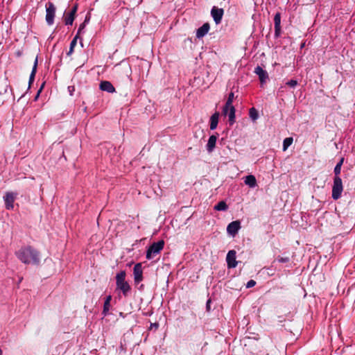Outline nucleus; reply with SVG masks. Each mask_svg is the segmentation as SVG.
Masks as SVG:
<instances>
[{"label": "nucleus", "instance_id": "nucleus-1", "mask_svg": "<svg viewBox=\"0 0 355 355\" xmlns=\"http://www.w3.org/2000/svg\"><path fill=\"white\" fill-rule=\"evenodd\" d=\"M15 255L25 264L38 265L40 262V252L31 245L21 247L15 252Z\"/></svg>", "mask_w": 355, "mask_h": 355}, {"label": "nucleus", "instance_id": "nucleus-2", "mask_svg": "<svg viewBox=\"0 0 355 355\" xmlns=\"http://www.w3.org/2000/svg\"><path fill=\"white\" fill-rule=\"evenodd\" d=\"M126 272L121 270L116 275V289L120 290L124 297H127L131 291V286L128 282L125 281Z\"/></svg>", "mask_w": 355, "mask_h": 355}, {"label": "nucleus", "instance_id": "nucleus-3", "mask_svg": "<svg viewBox=\"0 0 355 355\" xmlns=\"http://www.w3.org/2000/svg\"><path fill=\"white\" fill-rule=\"evenodd\" d=\"M164 246V240H160L151 244L146 251V259L150 260L159 254Z\"/></svg>", "mask_w": 355, "mask_h": 355}, {"label": "nucleus", "instance_id": "nucleus-4", "mask_svg": "<svg viewBox=\"0 0 355 355\" xmlns=\"http://www.w3.org/2000/svg\"><path fill=\"white\" fill-rule=\"evenodd\" d=\"M343 187L342 180L340 177H334V184L332 187V198L338 200L343 192Z\"/></svg>", "mask_w": 355, "mask_h": 355}, {"label": "nucleus", "instance_id": "nucleus-5", "mask_svg": "<svg viewBox=\"0 0 355 355\" xmlns=\"http://www.w3.org/2000/svg\"><path fill=\"white\" fill-rule=\"evenodd\" d=\"M46 21L48 25L51 26L54 22L55 15V7L51 2H48L46 5Z\"/></svg>", "mask_w": 355, "mask_h": 355}, {"label": "nucleus", "instance_id": "nucleus-6", "mask_svg": "<svg viewBox=\"0 0 355 355\" xmlns=\"http://www.w3.org/2000/svg\"><path fill=\"white\" fill-rule=\"evenodd\" d=\"M17 193L14 192H6L5 196H3V200L5 202V206L6 209H12L14 208V202L17 198Z\"/></svg>", "mask_w": 355, "mask_h": 355}, {"label": "nucleus", "instance_id": "nucleus-7", "mask_svg": "<svg viewBox=\"0 0 355 355\" xmlns=\"http://www.w3.org/2000/svg\"><path fill=\"white\" fill-rule=\"evenodd\" d=\"M78 10V4H74L71 10L67 13L64 12V24L65 25H72L76 17V14Z\"/></svg>", "mask_w": 355, "mask_h": 355}, {"label": "nucleus", "instance_id": "nucleus-8", "mask_svg": "<svg viewBox=\"0 0 355 355\" xmlns=\"http://www.w3.org/2000/svg\"><path fill=\"white\" fill-rule=\"evenodd\" d=\"M211 15L215 23L218 24L221 22L224 15V10L223 8H218L216 6H214L211 10Z\"/></svg>", "mask_w": 355, "mask_h": 355}, {"label": "nucleus", "instance_id": "nucleus-9", "mask_svg": "<svg viewBox=\"0 0 355 355\" xmlns=\"http://www.w3.org/2000/svg\"><path fill=\"white\" fill-rule=\"evenodd\" d=\"M134 281L136 284H139L143 280V270L141 263L135 265L133 268Z\"/></svg>", "mask_w": 355, "mask_h": 355}, {"label": "nucleus", "instance_id": "nucleus-10", "mask_svg": "<svg viewBox=\"0 0 355 355\" xmlns=\"http://www.w3.org/2000/svg\"><path fill=\"white\" fill-rule=\"evenodd\" d=\"M227 265L229 268H234L237 266L236 261V251L234 250H230L226 257Z\"/></svg>", "mask_w": 355, "mask_h": 355}, {"label": "nucleus", "instance_id": "nucleus-11", "mask_svg": "<svg viewBox=\"0 0 355 355\" xmlns=\"http://www.w3.org/2000/svg\"><path fill=\"white\" fill-rule=\"evenodd\" d=\"M241 228V223L239 220L231 222L227 227V231L230 235L234 236Z\"/></svg>", "mask_w": 355, "mask_h": 355}, {"label": "nucleus", "instance_id": "nucleus-12", "mask_svg": "<svg viewBox=\"0 0 355 355\" xmlns=\"http://www.w3.org/2000/svg\"><path fill=\"white\" fill-rule=\"evenodd\" d=\"M275 37H278L281 34V14L277 12L274 17Z\"/></svg>", "mask_w": 355, "mask_h": 355}, {"label": "nucleus", "instance_id": "nucleus-13", "mask_svg": "<svg viewBox=\"0 0 355 355\" xmlns=\"http://www.w3.org/2000/svg\"><path fill=\"white\" fill-rule=\"evenodd\" d=\"M254 73L258 75L260 82L263 84L266 83L268 78V74L266 71L263 70L260 66H257L254 69Z\"/></svg>", "mask_w": 355, "mask_h": 355}, {"label": "nucleus", "instance_id": "nucleus-14", "mask_svg": "<svg viewBox=\"0 0 355 355\" xmlns=\"http://www.w3.org/2000/svg\"><path fill=\"white\" fill-rule=\"evenodd\" d=\"M209 24L205 23L201 27L197 29L196 37L199 39L203 37L209 32Z\"/></svg>", "mask_w": 355, "mask_h": 355}, {"label": "nucleus", "instance_id": "nucleus-15", "mask_svg": "<svg viewBox=\"0 0 355 355\" xmlns=\"http://www.w3.org/2000/svg\"><path fill=\"white\" fill-rule=\"evenodd\" d=\"M99 87L101 90L107 92L109 93H113L115 92V89L112 84L107 80L101 81Z\"/></svg>", "mask_w": 355, "mask_h": 355}, {"label": "nucleus", "instance_id": "nucleus-16", "mask_svg": "<svg viewBox=\"0 0 355 355\" xmlns=\"http://www.w3.org/2000/svg\"><path fill=\"white\" fill-rule=\"evenodd\" d=\"M234 99V94L233 92H230L228 95L227 100L223 108V114L226 116L227 114V108L229 107L233 106L232 103Z\"/></svg>", "mask_w": 355, "mask_h": 355}, {"label": "nucleus", "instance_id": "nucleus-17", "mask_svg": "<svg viewBox=\"0 0 355 355\" xmlns=\"http://www.w3.org/2000/svg\"><path fill=\"white\" fill-rule=\"evenodd\" d=\"M37 62H38V60H37V55L35 58L34 64H33L32 71H31L30 77H29L28 89H30L31 85L34 82L35 74L37 72Z\"/></svg>", "mask_w": 355, "mask_h": 355}, {"label": "nucleus", "instance_id": "nucleus-18", "mask_svg": "<svg viewBox=\"0 0 355 355\" xmlns=\"http://www.w3.org/2000/svg\"><path fill=\"white\" fill-rule=\"evenodd\" d=\"M37 62H38V60H37V55L35 58L34 64H33L32 71H31L30 77H29L28 89H30L31 85L34 82L35 74L37 72Z\"/></svg>", "mask_w": 355, "mask_h": 355}, {"label": "nucleus", "instance_id": "nucleus-19", "mask_svg": "<svg viewBox=\"0 0 355 355\" xmlns=\"http://www.w3.org/2000/svg\"><path fill=\"white\" fill-rule=\"evenodd\" d=\"M220 114L218 112L214 113L210 117V129L211 130H215L217 128L218 123Z\"/></svg>", "mask_w": 355, "mask_h": 355}, {"label": "nucleus", "instance_id": "nucleus-20", "mask_svg": "<svg viewBox=\"0 0 355 355\" xmlns=\"http://www.w3.org/2000/svg\"><path fill=\"white\" fill-rule=\"evenodd\" d=\"M217 137L216 135H211L208 139L207 144V150L209 153H211L216 147Z\"/></svg>", "mask_w": 355, "mask_h": 355}, {"label": "nucleus", "instance_id": "nucleus-21", "mask_svg": "<svg viewBox=\"0 0 355 355\" xmlns=\"http://www.w3.org/2000/svg\"><path fill=\"white\" fill-rule=\"evenodd\" d=\"M235 107L234 106L227 108V114L229 117V122L232 125L235 122Z\"/></svg>", "mask_w": 355, "mask_h": 355}, {"label": "nucleus", "instance_id": "nucleus-22", "mask_svg": "<svg viewBox=\"0 0 355 355\" xmlns=\"http://www.w3.org/2000/svg\"><path fill=\"white\" fill-rule=\"evenodd\" d=\"M245 184L248 185L251 188H254L257 185V180L254 175H249L245 177Z\"/></svg>", "mask_w": 355, "mask_h": 355}, {"label": "nucleus", "instance_id": "nucleus-23", "mask_svg": "<svg viewBox=\"0 0 355 355\" xmlns=\"http://www.w3.org/2000/svg\"><path fill=\"white\" fill-rule=\"evenodd\" d=\"M111 300H112V296L111 295H108V296L106 297V299H105V300L104 302L103 313L105 315L107 314V313L110 310Z\"/></svg>", "mask_w": 355, "mask_h": 355}, {"label": "nucleus", "instance_id": "nucleus-24", "mask_svg": "<svg viewBox=\"0 0 355 355\" xmlns=\"http://www.w3.org/2000/svg\"><path fill=\"white\" fill-rule=\"evenodd\" d=\"M249 116L253 121H255L259 117L257 110L254 107L250 108L249 110Z\"/></svg>", "mask_w": 355, "mask_h": 355}, {"label": "nucleus", "instance_id": "nucleus-25", "mask_svg": "<svg viewBox=\"0 0 355 355\" xmlns=\"http://www.w3.org/2000/svg\"><path fill=\"white\" fill-rule=\"evenodd\" d=\"M228 207L225 202L220 201L215 207L214 209L218 211H226Z\"/></svg>", "mask_w": 355, "mask_h": 355}, {"label": "nucleus", "instance_id": "nucleus-26", "mask_svg": "<svg viewBox=\"0 0 355 355\" xmlns=\"http://www.w3.org/2000/svg\"><path fill=\"white\" fill-rule=\"evenodd\" d=\"M293 139L292 137H286L283 141V150L285 151L293 144Z\"/></svg>", "mask_w": 355, "mask_h": 355}, {"label": "nucleus", "instance_id": "nucleus-27", "mask_svg": "<svg viewBox=\"0 0 355 355\" xmlns=\"http://www.w3.org/2000/svg\"><path fill=\"white\" fill-rule=\"evenodd\" d=\"M77 39H78V35H76L74 37V38L72 40V41L71 42L70 47H69V50L67 53V55H70L73 53V49L76 46V43H77Z\"/></svg>", "mask_w": 355, "mask_h": 355}, {"label": "nucleus", "instance_id": "nucleus-28", "mask_svg": "<svg viewBox=\"0 0 355 355\" xmlns=\"http://www.w3.org/2000/svg\"><path fill=\"white\" fill-rule=\"evenodd\" d=\"M89 20V18H87V17H86L85 18V20L83 23H82L79 28H78V32H77V34L76 35H78V38L79 37V35L81 33V32L83 31V29L85 28V24L87 23V21Z\"/></svg>", "mask_w": 355, "mask_h": 355}, {"label": "nucleus", "instance_id": "nucleus-29", "mask_svg": "<svg viewBox=\"0 0 355 355\" xmlns=\"http://www.w3.org/2000/svg\"><path fill=\"white\" fill-rule=\"evenodd\" d=\"M277 260L279 262V263H287L289 261V257H278L277 258Z\"/></svg>", "mask_w": 355, "mask_h": 355}, {"label": "nucleus", "instance_id": "nucleus-30", "mask_svg": "<svg viewBox=\"0 0 355 355\" xmlns=\"http://www.w3.org/2000/svg\"><path fill=\"white\" fill-rule=\"evenodd\" d=\"M334 171V173H335V177H340L339 175L340 174L341 167L339 166L336 165Z\"/></svg>", "mask_w": 355, "mask_h": 355}, {"label": "nucleus", "instance_id": "nucleus-31", "mask_svg": "<svg viewBox=\"0 0 355 355\" xmlns=\"http://www.w3.org/2000/svg\"><path fill=\"white\" fill-rule=\"evenodd\" d=\"M297 84V80H291L286 83V85H288L291 87H294Z\"/></svg>", "mask_w": 355, "mask_h": 355}, {"label": "nucleus", "instance_id": "nucleus-32", "mask_svg": "<svg viewBox=\"0 0 355 355\" xmlns=\"http://www.w3.org/2000/svg\"><path fill=\"white\" fill-rule=\"evenodd\" d=\"M256 285V282L253 279H250L246 284L247 288H252Z\"/></svg>", "mask_w": 355, "mask_h": 355}, {"label": "nucleus", "instance_id": "nucleus-33", "mask_svg": "<svg viewBox=\"0 0 355 355\" xmlns=\"http://www.w3.org/2000/svg\"><path fill=\"white\" fill-rule=\"evenodd\" d=\"M210 304H211V300H208L207 303H206L207 311H209L210 310Z\"/></svg>", "mask_w": 355, "mask_h": 355}, {"label": "nucleus", "instance_id": "nucleus-34", "mask_svg": "<svg viewBox=\"0 0 355 355\" xmlns=\"http://www.w3.org/2000/svg\"><path fill=\"white\" fill-rule=\"evenodd\" d=\"M344 162V157H341L340 159L339 160V162L337 163V166H339L340 167H342V165Z\"/></svg>", "mask_w": 355, "mask_h": 355}, {"label": "nucleus", "instance_id": "nucleus-35", "mask_svg": "<svg viewBox=\"0 0 355 355\" xmlns=\"http://www.w3.org/2000/svg\"><path fill=\"white\" fill-rule=\"evenodd\" d=\"M15 55L18 58L21 57L22 55V51L19 50V51H17L15 53Z\"/></svg>", "mask_w": 355, "mask_h": 355}, {"label": "nucleus", "instance_id": "nucleus-36", "mask_svg": "<svg viewBox=\"0 0 355 355\" xmlns=\"http://www.w3.org/2000/svg\"><path fill=\"white\" fill-rule=\"evenodd\" d=\"M44 83H43V84L42 85V86H41L40 89L38 90L37 94V95H36V96H35V99H37V98H38V96H39V95H40V93L41 92V91H42V88H43V87H44Z\"/></svg>", "mask_w": 355, "mask_h": 355}, {"label": "nucleus", "instance_id": "nucleus-37", "mask_svg": "<svg viewBox=\"0 0 355 355\" xmlns=\"http://www.w3.org/2000/svg\"><path fill=\"white\" fill-rule=\"evenodd\" d=\"M153 325H155V327H156V328H157V327H158V326H159V325H158V324H157V323H155Z\"/></svg>", "mask_w": 355, "mask_h": 355}, {"label": "nucleus", "instance_id": "nucleus-38", "mask_svg": "<svg viewBox=\"0 0 355 355\" xmlns=\"http://www.w3.org/2000/svg\"><path fill=\"white\" fill-rule=\"evenodd\" d=\"M0 355H3V351L0 349Z\"/></svg>", "mask_w": 355, "mask_h": 355}]
</instances>
